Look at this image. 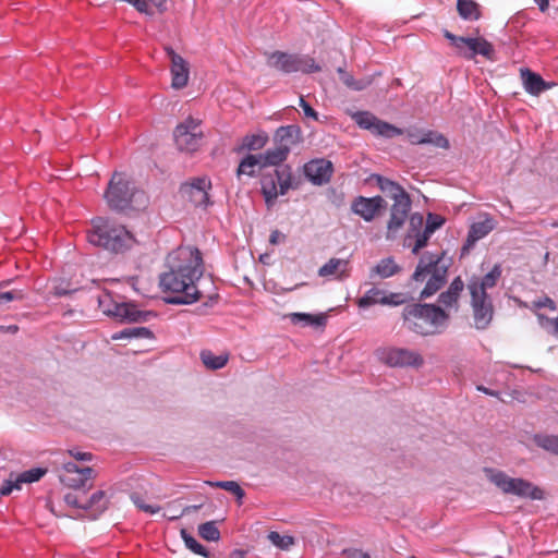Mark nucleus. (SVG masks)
Listing matches in <instances>:
<instances>
[{
	"label": "nucleus",
	"instance_id": "1",
	"mask_svg": "<svg viewBox=\"0 0 558 558\" xmlns=\"http://www.w3.org/2000/svg\"><path fill=\"white\" fill-rule=\"evenodd\" d=\"M167 270L159 277V287L169 304H192L202 296L198 283L204 274L201 252L180 246L167 257Z\"/></svg>",
	"mask_w": 558,
	"mask_h": 558
},
{
	"label": "nucleus",
	"instance_id": "2",
	"mask_svg": "<svg viewBox=\"0 0 558 558\" xmlns=\"http://www.w3.org/2000/svg\"><path fill=\"white\" fill-rule=\"evenodd\" d=\"M500 265H495L484 277H472L468 283L471 295L474 327L478 330L486 329L494 315V306L488 290L496 287L501 277Z\"/></svg>",
	"mask_w": 558,
	"mask_h": 558
},
{
	"label": "nucleus",
	"instance_id": "3",
	"mask_svg": "<svg viewBox=\"0 0 558 558\" xmlns=\"http://www.w3.org/2000/svg\"><path fill=\"white\" fill-rule=\"evenodd\" d=\"M108 206L116 210H140L147 205L146 194L136 189L134 182L124 173H113L105 192Z\"/></svg>",
	"mask_w": 558,
	"mask_h": 558
},
{
	"label": "nucleus",
	"instance_id": "4",
	"mask_svg": "<svg viewBox=\"0 0 558 558\" xmlns=\"http://www.w3.org/2000/svg\"><path fill=\"white\" fill-rule=\"evenodd\" d=\"M448 315L438 306L411 304L403 310L404 326L422 336L440 332L447 324Z\"/></svg>",
	"mask_w": 558,
	"mask_h": 558
},
{
	"label": "nucleus",
	"instance_id": "5",
	"mask_svg": "<svg viewBox=\"0 0 558 558\" xmlns=\"http://www.w3.org/2000/svg\"><path fill=\"white\" fill-rule=\"evenodd\" d=\"M87 240L90 244L111 252L128 250L135 242L134 236L123 226L102 218L94 221L93 229L87 234Z\"/></svg>",
	"mask_w": 558,
	"mask_h": 558
},
{
	"label": "nucleus",
	"instance_id": "6",
	"mask_svg": "<svg viewBox=\"0 0 558 558\" xmlns=\"http://www.w3.org/2000/svg\"><path fill=\"white\" fill-rule=\"evenodd\" d=\"M449 267L448 259L444 254H424L413 274L415 281H424L427 283L421 292L422 299H427L435 294L446 282L447 271Z\"/></svg>",
	"mask_w": 558,
	"mask_h": 558
},
{
	"label": "nucleus",
	"instance_id": "7",
	"mask_svg": "<svg viewBox=\"0 0 558 558\" xmlns=\"http://www.w3.org/2000/svg\"><path fill=\"white\" fill-rule=\"evenodd\" d=\"M487 481L499 488L504 494L514 495L520 498H530L533 500H539L543 498V492L531 482L511 477L501 470L485 468L483 470Z\"/></svg>",
	"mask_w": 558,
	"mask_h": 558
},
{
	"label": "nucleus",
	"instance_id": "8",
	"mask_svg": "<svg viewBox=\"0 0 558 558\" xmlns=\"http://www.w3.org/2000/svg\"><path fill=\"white\" fill-rule=\"evenodd\" d=\"M98 306L101 312L123 323L147 322L151 312L141 311L134 304L114 299L110 293L98 296Z\"/></svg>",
	"mask_w": 558,
	"mask_h": 558
},
{
	"label": "nucleus",
	"instance_id": "9",
	"mask_svg": "<svg viewBox=\"0 0 558 558\" xmlns=\"http://www.w3.org/2000/svg\"><path fill=\"white\" fill-rule=\"evenodd\" d=\"M444 36L450 40L451 45L457 49L458 54L472 60L480 54L488 60H494L495 49L490 43L483 37H461L445 31Z\"/></svg>",
	"mask_w": 558,
	"mask_h": 558
},
{
	"label": "nucleus",
	"instance_id": "10",
	"mask_svg": "<svg viewBox=\"0 0 558 558\" xmlns=\"http://www.w3.org/2000/svg\"><path fill=\"white\" fill-rule=\"evenodd\" d=\"M204 137L201 120L189 117L177 125L173 132L175 146L181 151L193 153L197 150Z\"/></svg>",
	"mask_w": 558,
	"mask_h": 558
},
{
	"label": "nucleus",
	"instance_id": "11",
	"mask_svg": "<svg viewBox=\"0 0 558 558\" xmlns=\"http://www.w3.org/2000/svg\"><path fill=\"white\" fill-rule=\"evenodd\" d=\"M63 499L68 506L84 510L93 519L98 518L109 504L107 493L101 489L94 492L90 496H86L84 493L70 492L64 495Z\"/></svg>",
	"mask_w": 558,
	"mask_h": 558
},
{
	"label": "nucleus",
	"instance_id": "12",
	"mask_svg": "<svg viewBox=\"0 0 558 558\" xmlns=\"http://www.w3.org/2000/svg\"><path fill=\"white\" fill-rule=\"evenodd\" d=\"M97 476L96 471L90 466H83L76 462H63L60 469L59 478L62 484L81 493L82 489L90 488L92 481Z\"/></svg>",
	"mask_w": 558,
	"mask_h": 558
},
{
	"label": "nucleus",
	"instance_id": "13",
	"mask_svg": "<svg viewBox=\"0 0 558 558\" xmlns=\"http://www.w3.org/2000/svg\"><path fill=\"white\" fill-rule=\"evenodd\" d=\"M292 184L291 169L286 166L275 170L274 174L262 179V192L268 206L274 205L279 195H284Z\"/></svg>",
	"mask_w": 558,
	"mask_h": 558
},
{
	"label": "nucleus",
	"instance_id": "14",
	"mask_svg": "<svg viewBox=\"0 0 558 558\" xmlns=\"http://www.w3.org/2000/svg\"><path fill=\"white\" fill-rule=\"evenodd\" d=\"M376 354L379 361L390 367H421L424 364L417 351L405 348H380Z\"/></svg>",
	"mask_w": 558,
	"mask_h": 558
},
{
	"label": "nucleus",
	"instance_id": "15",
	"mask_svg": "<svg viewBox=\"0 0 558 558\" xmlns=\"http://www.w3.org/2000/svg\"><path fill=\"white\" fill-rule=\"evenodd\" d=\"M267 63L269 66L282 71L284 73H292L299 71L311 73L319 69L315 64L313 59L301 58L281 51H276L274 53L268 54Z\"/></svg>",
	"mask_w": 558,
	"mask_h": 558
},
{
	"label": "nucleus",
	"instance_id": "16",
	"mask_svg": "<svg viewBox=\"0 0 558 558\" xmlns=\"http://www.w3.org/2000/svg\"><path fill=\"white\" fill-rule=\"evenodd\" d=\"M352 119L361 129L367 130L374 135L391 138L403 134L402 130L381 121L368 111L354 112L352 113Z\"/></svg>",
	"mask_w": 558,
	"mask_h": 558
},
{
	"label": "nucleus",
	"instance_id": "17",
	"mask_svg": "<svg viewBox=\"0 0 558 558\" xmlns=\"http://www.w3.org/2000/svg\"><path fill=\"white\" fill-rule=\"evenodd\" d=\"M210 187L211 182L208 178H195L182 184L180 193L182 197L189 199L195 206H207L209 203L208 190Z\"/></svg>",
	"mask_w": 558,
	"mask_h": 558
},
{
	"label": "nucleus",
	"instance_id": "18",
	"mask_svg": "<svg viewBox=\"0 0 558 558\" xmlns=\"http://www.w3.org/2000/svg\"><path fill=\"white\" fill-rule=\"evenodd\" d=\"M386 202L380 196L364 197L359 196L353 199L351 210L363 218L365 221H373L376 216L386 208Z\"/></svg>",
	"mask_w": 558,
	"mask_h": 558
},
{
	"label": "nucleus",
	"instance_id": "19",
	"mask_svg": "<svg viewBox=\"0 0 558 558\" xmlns=\"http://www.w3.org/2000/svg\"><path fill=\"white\" fill-rule=\"evenodd\" d=\"M532 312L537 316L538 323L541 327L547 331L548 333L558 337V317L557 318H548L543 313V308H547L550 312L556 311V303L548 296H542L534 301H532L529 305H526Z\"/></svg>",
	"mask_w": 558,
	"mask_h": 558
},
{
	"label": "nucleus",
	"instance_id": "20",
	"mask_svg": "<svg viewBox=\"0 0 558 558\" xmlns=\"http://www.w3.org/2000/svg\"><path fill=\"white\" fill-rule=\"evenodd\" d=\"M170 60L171 86L174 89H181L187 85L190 77L189 63L178 54L171 47L165 48Z\"/></svg>",
	"mask_w": 558,
	"mask_h": 558
},
{
	"label": "nucleus",
	"instance_id": "21",
	"mask_svg": "<svg viewBox=\"0 0 558 558\" xmlns=\"http://www.w3.org/2000/svg\"><path fill=\"white\" fill-rule=\"evenodd\" d=\"M47 473L46 469L34 468L22 473H10L9 478L5 480L0 488L2 496L10 495L14 489L20 490L22 484L34 483L39 481Z\"/></svg>",
	"mask_w": 558,
	"mask_h": 558
},
{
	"label": "nucleus",
	"instance_id": "22",
	"mask_svg": "<svg viewBox=\"0 0 558 558\" xmlns=\"http://www.w3.org/2000/svg\"><path fill=\"white\" fill-rule=\"evenodd\" d=\"M496 227V220L488 214H480L470 226L463 252L469 251L477 241L485 238Z\"/></svg>",
	"mask_w": 558,
	"mask_h": 558
},
{
	"label": "nucleus",
	"instance_id": "23",
	"mask_svg": "<svg viewBox=\"0 0 558 558\" xmlns=\"http://www.w3.org/2000/svg\"><path fill=\"white\" fill-rule=\"evenodd\" d=\"M403 302L404 298L401 293H387L385 290L372 288L359 299L357 304L360 307H368L374 304L397 306Z\"/></svg>",
	"mask_w": 558,
	"mask_h": 558
},
{
	"label": "nucleus",
	"instance_id": "24",
	"mask_svg": "<svg viewBox=\"0 0 558 558\" xmlns=\"http://www.w3.org/2000/svg\"><path fill=\"white\" fill-rule=\"evenodd\" d=\"M351 264L348 258H330L318 269V275L323 278L343 281L350 277Z\"/></svg>",
	"mask_w": 558,
	"mask_h": 558
},
{
	"label": "nucleus",
	"instance_id": "25",
	"mask_svg": "<svg viewBox=\"0 0 558 558\" xmlns=\"http://www.w3.org/2000/svg\"><path fill=\"white\" fill-rule=\"evenodd\" d=\"M304 172L311 182L320 185L330 179L332 165L325 159L312 160L304 166Z\"/></svg>",
	"mask_w": 558,
	"mask_h": 558
},
{
	"label": "nucleus",
	"instance_id": "26",
	"mask_svg": "<svg viewBox=\"0 0 558 558\" xmlns=\"http://www.w3.org/2000/svg\"><path fill=\"white\" fill-rule=\"evenodd\" d=\"M411 208L410 197H405L402 199H397L390 213V219L388 221V238L391 233H396L403 226L404 221L408 218V214Z\"/></svg>",
	"mask_w": 558,
	"mask_h": 558
},
{
	"label": "nucleus",
	"instance_id": "27",
	"mask_svg": "<svg viewBox=\"0 0 558 558\" xmlns=\"http://www.w3.org/2000/svg\"><path fill=\"white\" fill-rule=\"evenodd\" d=\"M289 154V147L287 145H276L274 148L267 149L263 154H258L260 161V168L267 166H277L287 159Z\"/></svg>",
	"mask_w": 558,
	"mask_h": 558
},
{
	"label": "nucleus",
	"instance_id": "28",
	"mask_svg": "<svg viewBox=\"0 0 558 558\" xmlns=\"http://www.w3.org/2000/svg\"><path fill=\"white\" fill-rule=\"evenodd\" d=\"M521 77L525 90L531 95H539L542 92L550 87L538 74L530 70H521Z\"/></svg>",
	"mask_w": 558,
	"mask_h": 558
},
{
	"label": "nucleus",
	"instance_id": "29",
	"mask_svg": "<svg viewBox=\"0 0 558 558\" xmlns=\"http://www.w3.org/2000/svg\"><path fill=\"white\" fill-rule=\"evenodd\" d=\"M464 288V283L461 278H456L449 286V289L446 292H442L439 296V303L450 307L454 305L458 301V298L461 291Z\"/></svg>",
	"mask_w": 558,
	"mask_h": 558
},
{
	"label": "nucleus",
	"instance_id": "30",
	"mask_svg": "<svg viewBox=\"0 0 558 558\" xmlns=\"http://www.w3.org/2000/svg\"><path fill=\"white\" fill-rule=\"evenodd\" d=\"M300 128L296 125L280 126L276 132V138L280 145H287L290 148L300 141Z\"/></svg>",
	"mask_w": 558,
	"mask_h": 558
},
{
	"label": "nucleus",
	"instance_id": "31",
	"mask_svg": "<svg viewBox=\"0 0 558 558\" xmlns=\"http://www.w3.org/2000/svg\"><path fill=\"white\" fill-rule=\"evenodd\" d=\"M400 270V267L396 264L395 259L391 257H387L381 259L371 272V278L377 276L381 279L389 278L397 274Z\"/></svg>",
	"mask_w": 558,
	"mask_h": 558
},
{
	"label": "nucleus",
	"instance_id": "32",
	"mask_svg": "<svg viewBox=\"0 0 558 558\" xmlns=\"http://www.w3.org/2000/svg\"><path fill=\"white\" fill-rule=\"evenodd\" d=\"M288 317L294 325L303 324L320 327L326 324V316L324 314L312 315L307 313H291Z\"/></svg>",
	"mask_w": 558,
	"mask_h": 558
},
{
	"label": "nucleus",
	"instance_id": "33",
	"mask_svg": "<svg viewBox=\"0 0 558 558\" xmlns=\"http://www.w3.org/2000/svg\"><path fill=\"white\" fill-rule=\"evenodd\" d=\"M457 10L463 20L476 21L481 16L480 5L474 0H458Z\"/></svg>",
	"mask_w": 558,
	"mask_h": 558
},
{
	"label": "nucleus",
	"instance_id": "34",
	"mask_svg": "<svg viewBox=\"0 0 558 558\" xmlns=\"http://www.w3.org/2000/svg\"><path fill=\"white\" fill-rule=\"evenodd\" d=\"M380 190L390 198L396 202L397 199H402L408 197V193L401 187L398 183L389 180L380 178L378 180Z\"/></svg>",
	"mask_w": 558,
	"mask_h": 558
},
{
	"label": "nucleus",
	"instance_id": "35",
	"mask_svg": "<svg viewBox=\"0 0 558 558\" xmlns=\"http://www.w3.org/2000/svg\"><path fill=\"white\" fill-rule=\"evenodd\" d=\"M151 331L145 327L125 328L122 331L111 336L112 340L130 339V338H150Z\"/></svg>",
	"mask_w": 558,
	"mask_h": 558
},
{
	"label": "nucleus",
	"instance_id": "36",
	"mask_svg": "<svg viewBox=\"0 0 558 558\" xmlns=\"http://www.w3.org/2000/svg\"><path fill=\"white\" fill-rule=\"evenodd\" d=\"M201 359L204 365L209 369L222 368L228 362L227 355H215L211 351H203L201 353Z\"/></svg>",
	"mask_w": 558,
	"mask_h": 558
},
{
	"label": "nucleus",
	"instance_id": "37",
	"mask_svg": "<svg viewBox=\"0 0 558 558\" xmlns=\"http://www.w3.org/2000/svg\"><path fill=\"white\" fill-rule=\"evenodd\" d=\"M268 142V136L266 133H257L252 135H246L242 141V149L247 150H258L262 149L266 143Z\"/></svg>",
	"mask_w": 558,
	"mask_h": 558
},
{
	"label": "nucleus",
	"instance_id": "38",
	"mask_svg": "<svg viewBox=\"0 0 558 558\" xmlns=\"http://www.w3.org/2000/svg\"><path fill=\"white\" fill-rule=\"evenodd\" d=\"M256 167L260 168V161H259L258 156L257 155L246 156L239 165L238 177L240 178L242 174L253 177L255 174Z\"/></svg>",
	"mask_w": 558,
	"mask_h": 558
},
{
	"label": "nucleus",
	"instance_id": "39",
	"mask_svg": "<svg viewBox=\"0 0 558 558\" xmlns=\"http://www.w3.org/2000/svg\"><path fill=\"white\" fill-rule=\"evenodd\" d=\"M198 534L208 542H217L220 538V532L215 521H208L198 526Z\"/></svg>",
	"mask_w": 558,
	"mask_h": 558
},
{
	"label": "nucleus",
	"instance_id": "40",
	"mask_svg": "<svg viewBox=\"0 0 558 558\" xmlns=\"http://www.w3.org/2000/svg\"><path fill=\"white\" fill-rule=\"evenodd\" d=\"M181 536L184 541L185 546L196 555H201L203 557L209 558V551L201 545L192 535H190L185 530L181 531Z\"/></svg>",
	"mask_w": 558,
	"mask_h": 558
},
{
	"label": "nucleus",
	"instance_id": "41",
	"mask_svg": "<svg viewBox=\"0 0 558 558\" xmlns=\"http://www.w3.org/2000/svg\"><path fill=\"white\" fill-rule=\"evenodd\" d=\"M534 441L538 447L558 456V436L536 435Z\"/></svg>",
	"mask_w": 558,
	"mask_h": 558
},
{
	"label": "nucleus",
	"instance_id": "42",
	"mask_svg": "<svg viewBox=\"0 0 558 558\" xmlns=\"http://www.w3.org/2000/svg\"><path fill=\"white\" fill-rule=\"evenodd\" d=\"M208 484L213 487H219L235 495L238 499H242L244 497V490L234 481L208 482Z\"/></svg>",
	"mask_w": 558,
	"mask_h": 558
},
{
	"label": "nucleus",
	"instance_id": "43",
	"mask_svg": "<svg viewBox=\"0 0 558 558\" xmlns=\"http://www.w3.org/2000/svg\"><path fill=\"white\" fill-rule=\"evenodd\" d=\"M268 539L278 548L287 550L294 544V538L290 535H281L278 532H270Z\"/></svg>",
	"mask_w": 558,
	"mask_h": 558
},
{
	"label": "nucleus",
	"instance_id": "44",
	"mask_svg": "<svg viewBox=\"0 0 558 558\" xmlns=\"http://www.w3.org/2000/svg\"><path fill=\"white\" fill-rule=\"evenodd\" d=\"M423 144H430L445 149L449 148L448 140L442 134L435 131H426Z\"/></svg>",
	"mask_w": 558,
	"mask_h": 558
},
{
	"label": "nucleus",
	"instance_id": "45",
	"mask_svg": "<svg viewBox=\"0 0 558 558\" xmlns=\"http://www.w3.org/2000/svg\"><path fill=\"white\" fill-rule=\"evenodd\" d=\"M412 238H413V235L411 233H409L407 239H405V241H404V244L408 245V246H411ZM414 238H415V242H414V245L412 247V253L413 254H417L421 248L426 246V244L428 242V239L426 236H424L423 234H421L420 232L416 233L414 235Z\"/></svg>",
	"mask_w": 558,
	"mask_h": 558
},
{
	"label": "nucleus",
	"instance_id": "46",
	"mask_svg": "<svg viewBox=\"0 0 558 558\" xmlns=\"http://www.w3.org/2000/svg\"><path fill=\"white\" fill-rule=\"evenodd\" d=\"M132 500H133V502L135 504V506L138 509H141V510H143V511H145V512H147L149 514H155V513L160 511V507L159 506L146 504L143 500V498L140 497L138 495H133L132 496Z\"/></svg>",
	"mask_w": 558,
	"mask_h": 558
},
{
	"label": "nucleus",
	"instance_id": "47",
	"mask_svg": "<svg viewBox=\"0 0 558 558\" xmlns=\"http://www.w3.org/2000/svg\"><path fill=\"white\" fill-rule=\"evenodd\" d=\"M23 293L20 290L0 292V305L10 303L15 300H22Z\"/></svg>",
	"mask_w": 558,
	"mask_h": 558
},
{
	"label": "nucleus",
	"instance_id": "48",
	"mask_svg": "<svg viewBox=\"0 0 558 558\" xmlns=\"http://www.w3.org/2000/svg\"><path fill=\"white\" fill-rule=\"evenodd\" d=\"M425 130H409L407 131V136L411 144L421 145L425 140Z\"/></svg>",
	"mask_w": 558,
	"mask_h": 558
},
{
	"label": "nucleus",
	"instance_id": "49",
	"mask_svg": "<svg viewBox=\"0 0 558 558\" xmlns=\"http://www.w3.org/2000/svg\"><path fill=\"white\" fill-rule=\"evenodd\" d=\"M75 290L76 288H70V284L64 281H61L60 283H57L56 281L52 287V292L56 296H63Z\"/></svg>",
	"mask_w": 558,
	"mask_h": 558
},
{
	"label": "nucleus",
	"instance_id": "50",
	"mask_svg": "<svg viewBox=\"0 0 558 558\" xmlns=\"http://www.w3.org/2000/svg\"><path fill=\"white\" fill-rule=\"evenodd\" d=\"M444 223V219L436 215H428L426 227L429 232H435L438 228H440Z\"/></svg>",
	"mask_w": 558,
	"mask_h": 558
},
{
	"label": "nucleus",
	"instance_id": "51",
	"mask_svg": "<svg viewBox=\"0 0 558 558\" xmlns=\"http://www.w3.org/2000/svg\"><path fill=\"white\" fill-rule=\"evenodd\" d=\"M300 106L307 118H312L313 120L318 119V113L304 100L303 97H300Z\"/></svg>",
	"mask_w": 558,
	"mask_h": 558
},
{
	"label": "nucleus",
	"instance_id": "52",
	"mask_svg": "<svg viewBox=\"0 0 558 558\" xmlns=\"http://www.w3.org/2000/svg\"><path fill=\"white\" fill-rule=\"evenodd\" d=\"M69 454L76 460V463L78 461H90L92 457H93L92 453H89V452H82L76 449L70 450Z\"/></svg>",
	"mask_w": 558,
	"mask_h": 558
},
{
	"label": "nucleus",
	"instance_id": "53",
	"mask_svg": "<svg viewBox=\"0 0 558 558\" xmlns=\"http://www.w3.org/2000/svg\"><path fill=\"white\" fill-rule=\"evenodd\" d=\"M423 216L420 214H414L410 217V227L413 231L423 226Z\"/></svg>",
	"mask_w": 558,
	"mask_h": 558
},
{
	"label": "nucleus",
	"instance_id": "54",
	"mask_svg": "<svg viewBox=\"0 0 558 558\" xmlns=\"http://www.w3.org/2000/svg\"><path fill=\"white\" fill-rule=\"evenodd\" d=\"M349 558H372L369 554L361 549H350L344 551Z\"/></svg>",
	"mask_w": 558,
	"mask_h": 558
},
{
	"label": "nucleus",
	"instance_id": "55",
	"mask_svg": "<svg viewBox=\"0 0 558 558\" xmlns=\"http://www.w3.org/2000/svg\"><path fill=\"white\" fill-rule=\"evenodd\" d=\"M369 80L366 78L354 81L351 88L355 90H363L369 85Z\"/></svg>",
	"mask_w": 558,
	"mask_h": 558
},
{
	"label": "nucleus",
	"instance_id": "56",
	"mask_svg": "<svg viewBox=\"0 0 558 558\" xmlns=\"http://www.w3.org/2000/svg\"><path fill=\"white\" fill-rule=\"evenodd\" d=\"M341 73V80L342 82L348 86V87H352L353 85V82L355 81L351 75H349L348 73L345 72H342L340 71Z\"/></svg>",
	"mask_w": 558,
	"mask_h": 558
},
{
	"label": "nucleus",
	"instance_id": "57",
	"mask_svg": "<svg viewBox=\"0 0 558 558\" xmlns=\"http://www.w3.org/2000/svg\"><path fill=\"white\" fill-rule=\"evenodd\" d=\"M534 1L538 5V8L542 12H545L548 9V5H549L548 0H534Z\"/></svg>",
	"mask_w": 558,
	"mask_h": 558
},
{
	"label": "nucleus",
	"instance_id": "58",
	"mask_svg": "<svg viewBox=\"0 0 558 558\" xmlns=\"http://www.w3.org/2000/svg\"><path fill=\"white\" fill-rule=\"evenodd\" d=\"M477 390L483 391L484 393L489 395V396H494V397L497 396L496 391H493L484 386H477Z\"/></svg>",
	"mask_w": 558,
	"mask_h": 558
},
{
	"label": "nucleus",
	"instance_id": "59",
	"mask_svg": "<svg viewBox=\"0 0 558 558\" xmlns=\"http://www.w3.org/2000/svg\"><path fill=\"white\" fill-rule=\"evenodd\" d=\"M281 234L278 232V231H274L271 234H270V242L272 244H276L278 243V239Z\"/></svg>",
	"mask_w": 558,
	"mask_h": 558
},
{
	"label": "nucleus",
	"instance_id": "60",
	"mask_svg": "<svg viewBox=\"0 0 558 558\" xmlns=\"http://www.w3.org/2000/svg\"><path fill=\"white\" fill-rule=\"evenodd\" d=\"M201 508V506H190V507H186L182 513H186V512H190V511H197L198 509Z\"/></svg>",
	"mask_w": 558,
	"mask_h": 558
},
{
	"label": "nucleus",
	"instance_id": "61",
	"mask_svg": "<svg viewBox=\"0 0 558 558\" xmlns=\"http://www.w3.org/2000/svg\"><path fill=\"white\" fill-rule=\"evenodd\" d=\"M230 558H243V553L240 550H234L231 553Z\"/></svg>",
	"mask_w": 558,
	"mask_h": 558
},
{
	"label": "nucleus",
	"instance_id": "62",
	"mask_svg": "<svg viewBox=\"0 0 558 558\" xmlns=\"http://www.w3.org/2000/svg\"><path fill=\"white\" fill-rule=\"evenodd\" d=\"M420 233L423 234L424 236H426L429 240V238L432 236V234L434 232H429L428 228L425 226L424 230L422 232H420Z\"/></svg>",
	"mask_w": 558,
	"mask_h": 558
},
{
	"label": "nucleus",
	"instance_id": "63",
	"mask_svg": "<svg viewBox=\"0 0 558 558\" xmlns=\"http://www.w3.org/2000/svg\"><path fill=\"white\" fill-rule=\"evenodd\" d=\"M183 513L181 512L180 514H174V512H171V515L169 517L170 520H175L178 518H180Z\"/></svg>",
	"mask_w": 558,
	"mask_h": 558
},
{
	"label": "nucleus",
	"instance_id": "64",
	"mask_svg": "<svg viewBox=\"0 0 558 558\" xmlns=\"http://www.w3.org/2000/svg\"><path fill=\"white\" fill-rule=\"evenodd\" d=\"M9 329H10V331L15 332L17 330V327L16 326H11V327H9Z\"/></svg>",
	"mask_w": 558,
	"mask_h": 558
}]
</instances>
